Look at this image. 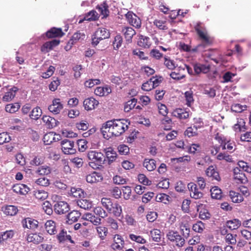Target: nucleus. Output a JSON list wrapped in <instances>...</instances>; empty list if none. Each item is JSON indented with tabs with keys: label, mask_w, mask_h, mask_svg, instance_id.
<instances>
[{
	"label": "nucleus",
	"mask_w": 251,
	"mask_h": 251,
	"mask_svg": "<svg viewBox=\"0 0 251 251\" xmlns=\"http://www.w3.org/2000/svg\"><path fill=\"white\" fill-rule=\"evenodd\" d=\"M110 33L106 28H98L92 36L91 44L93 46L95 47L101 41L109 38Z\"/></svg>",
	"instance_id": "nucleus-4"
},
{
	"label": "nucleus",
	"mask_w": 251,
	"mask_h": 251,
	"mask_svg": "<svg viewBox=\"0 0 251 251\" xmlns=\"http://www.w3.org/2000/svg\"><path fill=\"white\" fill-rule=\"evenodd\" d=\"M99 17V16L98 13L93 10L87 13L85 15L84 19L86 21H93L97 20Z\"/></svg>",
	"instance_id": "nucleus-51"
},
{
	"label": "nucleus",
	"mask_w": 251,
	"mask_h": 251,
	"mask_svg": "<svg viewBox=\"0 0 251 251\" xmlns=\"http://www.w3.org/2000/svg\"><path fill=\"white\" fill-rule=\"evenodd\" d=\"M152 43L149 37L140 35L139 37L137 44L139 46L143 48H149Z\"/></svg>",
	"instance_id": "nucleus-27"
},
{
	"label": "nucleus",
	"mask_w": 251,
	"mask_h": 251,
	"mask_svg": "<svg viewBox=\"0 0 251 251\" xmlns=\"http://www.w3.org/2000/svg\"><path fill=\"white\" fill-rule=\"evenodd\" d=\"M82 218L85 220L90 221L95 226H99L101 224V218L96 217L92 213L87 212L83 214Z\"/></svg>",
	"instance_id": "nucleus-24"
},
{
	"label": "nucleus",
	"mask_w": 251,
	"mask_h": 251,
	"mask_svg": "<svg viewBox=\"0 0 251 251\" xmlns=\"http://www.w3.org/2000/svg\"><path fill=\"white\" fill-rule=\"evenodd\" d=\"M211 196L212 198L220 199L222 198V191L217 186H214L210 189Z\"/></svg>",
	"instance_id": "nucleus-50"
},
{
	"label": "nucleus",
	"mask_w": 251,
	"mask_h": 251,
	"mask_svg": "<svg viewBox=\"0 0 251 251\" xmlns=\"http://www.w3.org/2000/svg\"><path fill=\"white\" fill-rule=\"evenodd\" d=\"M241 225V221L237 219L227 221L226 223V226L230 230H234L238 228Z\"/></svg>",
	"instance_id": "nucleus-35"
},
{
	"label": "nucleus",
	"mask_w": 251,
	"mask_h": 251,
	"mask_svg": "<svg viewBox=\"0 0 251 251\" xmlns=\"http://www.w3.org/2000/svg\"><path fill=\"white\" fill-rule=\"evenodd\" d=\"M94 213L100 218H104L107 217V212L100 206L96 207L93 210Z\"/></svg>",
	"instance_id": "nucleus-60"
},
{
	"label": "nucleus",
	"mask_w": 251,
	"mask_h": 251,
	"mask_svg": "<svg viewBox=\"0 0 251 251\" xmlns=\"http://www.w3.org/2000/svg\"><path fill=\"white\" fill-rule=\"evenodd\" d=\"M164 59V64L167 69L173 70L176 67V65L174 60L171 59L169 57L165 56Z\"/></svg>",
	"instance_id": "nucleus-48"
},
{
	"label": "nucleus",
	"mask_w": 251,
	"mask_h": 251,
	"mask_svg": "<svg viewBox=\"0 0 251 251\" xmlns=\"http://www.w3.org/2000/svg\"><path fill=\"white\" fill-rule=\"evenodd\" d=\"M179 227L184 237L188 238L190 235V227L188 223L187 222H181Z\"/></svg>",
	"instance_id": "nucleus-36"
},
{
	"label": "nucleus",
	"mask_w": 251,
	"mask_h": 251,
	"mask_svg": "<svg viewBox=\"0 0 251 251\" xmlns=\"http://www.w3.org/2000/svg\"><path fill=\"white\" fill-rule=\"evenodd\" d=\"M42 120L46 126L49 128H52L56 126L59 122L54 118L50 116L44 115L42 117Z\"/></svg>",
	"instance_id": "nucleus-23"
},
{
	"label": "nucleus",
	"mask_w": 251,
	"mask_h": 251,
	"mask_svg": "<svg viewBox=\"0 0 251 251\" xmlns=\"http://www.w3.org/2000/svg\"><path fill=\"white\" fill-rule=\"evenodd\" d=\"M171 197L164 193H161L157 195L156 200L157 201L162 202L164 203H167L170 201Z\"/></svg>",
	"instance_id": "nucleus-59"
},
{
	"label": "nucleus",
	"mask_w": 251,
	"mask_h": 251,
	"mask_svg": "<svg viewBox=\"0 0 251 251\" xmlns=\"http://www.w3.org/2000/svg\"><path fill=\"white\" fill-rule=\"evenodd\" d=\"M206 175L208 177H211L212 179L216 180L218 181L221 180V177L220 176L219 172L211 165L205 171Z\"/></svg>",
	"instance_id": "nucleus-25"
},
{
	"label": "nucleus",
	"mask_w": 251,
	"mask_h": 251,
	"mask_svg": "<svg viewBox=\"0 0 251 251\" xmlns=\"http://www.w3.org/2000/svg\"><path fill=\"white\" fill-rule=\"evenodd\" d=\"M205 227V224L201 221H199L193 225L192 229L196 232L202 233Z\"/></svg>",
	"instance_id": "nucleus-55"
},
{
	"label": "nucleus",
	"mask_w": 251,
	"mask_h": 251,
	"mask_svg": "<svg viewBox=\"0 0 251 251\" xmlns=\"http://www.w3.org/2000/svg\"><path fill=\"white\" fill-rule=\"evenodd\" d=\"M87 157L90 160L89 165L93 169H99L103 162V154L96 151H89Z\"/></svg>",
	"instance_id": "nucleus-3"
},
{
	"label": "nucleus",
	"mask_w": 251,
	"mask_h": 251,
	"mask_svg": "<svg viewBox=\"0 0 251 251\" xmlns=\"http://www.w3.org/2000/svg\"><path fill=\"white\" fill-rule=\"evenodd\" d=\"M172 114L174 116L181 120L186 119L189 116V114L188 112L181 108L176 109L173 112Z\"/></svg>",
	"instance_id": "nucleus-31"
},
{
	"label": "nucleus",
	"mask_w": 251,
	"mask_h": 251,
	"mask_svg": "<svg viewBox=\"0 0 251 251\" xmlns=\"http://www.w3.org/2000/svg\"><path fill=\"white\" fill-rule=\"evenodd\" d=\"M55 134L53 132H50L46 134L43 137V141L46 145H50L52 142H55Z\"/></svg>",
	"instance_id": "nucleus-45"
},
{
	"label": "nucleus",
	"mask_w": 251,
	"mask_h": 251,
	"mask_svg": "<svg viewBox=\"0 0 251 251\" xmlns=\"http://www.w3.org/2000/svg\"><path fill=\"white\" fill-rule=\"evenodd\" d=\"M42 110L39 107H36L32 109L29 116L31 119L36 120L40 118Z\"/></svg>",
	"instance_id": "nucleus-58"
},
{
	"label": "nucleus",
	"mask_w": 251,
	"mask_h": 251,
	"mask_svg": "<svg viewBox=\"0 0 251 251\" xmlns=\"http://www.w3.org/2000/svg\"><path fill=\"white\" fill-rule=\"evenodd\" d=\"M2 211L3 213L7 216H14L15 215L18 211V208L14 205H5L2 207Z\"/></svg>",
	"instance_id": "nucleus-29"
},
{
	"label": "nucleus",
	"mask_w": 251,
	"mask_h": 251,
	"mask_svg": "<svg viewBox=\"0 0 251 251\" xmlns=\"http://www.w3.org/2000/svg\"><path fill=\"white\" fill-rule=\"evenodd\" d=\"M46 231L50 235H54L57 233L56 223L53 220H48L45 224Z\"/></svg>",
	"instance_id": "nucleus-26"
},
{
	"label": "nucleus",
	"mask_w": 251,
	"mask_h": 251,
	"mask_svg": "<svg viewBox=\"0 0 251 251\" xmlns=\"http://www.w3.org/2000/svg\"><path fill=\"white\" fill-rule=\"evenodd\" d=\"M71 195L76 198H84L85 193L82 189L79 188L73 187L71 189Z\"/></svg>",
	"instance_id": "nucleus-38"
},
{
	"label": "nucleus",
	"mask_w": 251,
	"mask_h": 251,
	"mask_svg": "<svg viewBox=\"0 0 251 251\" xmlns=\"http://www.w3.org/2000/svg\"><path fill=\"white\" fill-rule=\"evenodd\" d=\"M137 102V99L133 98L127 101L124 106V111L126 112H129L131 109H133Z\"/></svg>",
	"instance_id": "nucleus-49"
},
{
	"label": "nucleus",
	"mask_w": 251,
	"mask_h": 251,
	"mask_svg": "<svg viewBox=\"0 0 251 251\" xmlns=\"http://www.w3.org/2000/svg\"><path fill=\"white\" fill-rule=\"evenodd\" d=\"M161 123L163 126V128L164 130H169L171 129L173 123L171 118L166 116H164V117L161 120Z\"/></svg>",
	"instance_id": "nucleus-44"
},
{
	"label": "nucleus",
	"mask_w": 251,
	"mask_h": 251,
	"mask_svg": "<svg viewBox=\"0 0 251 251\" xmlns=\"http://www.w3.org/2000/svg\"><path fill=\"white\" fill-rule=\"evenodd\" d=\"M100 83V80L99 79H90L86 80L84 83L85 87L91 88L96 85H98Z\"/></svg>",
	"instance_id": "nucleus-61"
},
{
	"label": "nucleus",
	"mask_w": 251,
	"mask_h": 251,
	"mask_svg": "<svg viewBox=\"0 0 251 251\" xmlns=\"http://www.w3.org/2000/svg\"><path fill=\"white\" fill-rule=\"evenodd\" d=\"M150 235L152 240L156 242H159L161 240V232L159 229H153L150 231Z\"/></svg>",
	"instance_id": "nucleus-46"
},
{
	"label": "nucleus",
	"mask_w": 251,
	"mask_h": 251,
	"mask_svg": "<svg viewBox=\"0 0 251 251\" xmlns=\"http://www.w3.org/2000/svg\"><path fill=\"white\" fill-rule=\"evenodd\" d=\"M107 212L116 217H119L122 213V206L118 201L114 202Z\"/></svg>",
	"instance_id": "nucleus-19"
},
{
	"label": "nucleus",
	"mask_w": 251,
	"mask_h": 251,
	"mask_svg": "<svg viewBox=\"0 0 251 251\" xmlns=\"http://www.w3.org/2000/svg\"><path fill=\"white\" fill-rule=\"evenodd\" d=\"M85 37V35L83 33L79 31L75 32L72 36L71 39L69 41V44L73 45L79 40H82Z\"/></svg>",
	"instance_id": "nucleus-37"
},
{
	"label": "nucleus",
	"mask_w": 251,
	"mask_h": 251,
	"mask_svg": "<svg viewBox=\"0 0 251 251\" xmlns=\"http://www.w3.org/2000/svg\"><path fill=\"white\" fill-rule=\"evenodd\" d=\"M12 189L14 192L23 195H25L30 190L27 185L21 183L14 185Z\"/></svg>",
	"instance_id": "nucleus-21"
},
{
	"label": "nucleus",
	"mask_w": 251,
	"mask_h": 251,
	"mask_svg": "<svg viewBox=\"0 0 251 251\" xmlns=\"http://www.w3.org/2000/svg\"><path fill=\"white\" fill-rule=\"evenodd\" d=\"M125 241L122 236L119 234H116L113 238V243L111 247L114 250L120 251L124 247Z\"/></svg>",
	"instance_id": "nucleus-13"
},
{
	"label": "nucleus",
	"mask_w": 251,
	"mask_h": 251,
	"mask_svg": "<svg viewBox=\"0 0 251 251\" xmlns=\"http://www.w3.org/2000/svg\"><path fill=\"white\" fill-rule=\"evenodd\" d=\"M96 8L98 10L100 15L103 16V18H106L109 15L108 6L106 3L104 2L103 4L98 5Z\"/></svg>",
	"instance_id": "nucleus-40"
},
{
	"label": "nucleus",
	"mask_w": 251,
	"mask_h": 251,
	"mask_svg": "<svg viewBox=\"0 0 251 251\" xmlns=\"http://www.w3.org/2000/svg\"><path fill=\"white\" fill-rule=\"evenodd\" d=\"M63 108V104L60 99L56 98L53 100L52 104L49 106L48 109L54 114H57L60 113Z\"/></svg>",
	"instance_id": "nucleus-11"
},
{
	"label": "nucleus",
	"mask_w": 251,
	"mask_h": 251,
	"mask_svg": "<svg viewBox=\"0 0 251 251\" xmlns=\"http://www.w3.org/2000/svg\"><path fill=\"white\" fill-rule=\"evenodd\" d=\"M143 166L145 167L148 171H152L156 167V161L153 159L145 158L143 162Z\"/></svg>",
	"instance_id": "nucleus-32"
},
{
	"label": "nucleus",
	"mask_w": 251,
	"mask_h": 251,
	"mask_svg": "<svg viewBox=\"0 0 251 251\" xmlns=\"http://www.w3.org/2000/svg\"><path fill=\"white\" fill-rule=\"evenodd\" d=\"M105 154L109 162L115 160L117 156L116 152L111 147L106 149Z\"/></svg>",
	"instance_id": "nucleus-43"
},
{
	"label": "nucleus",
	"mask_w": 251,
	"mask_h": 251,
	"mask_svg": "<svg viewBox=\"0 0 251 251\" xmlns=\"http://www.w3.org/2000/svg\"><path fill=\"white\" fill-rule=\"evenodd\" d=\"M107 226L114 230H117L119 228V225L117 221L113 218L109 217L106 219Z\"/></svg>",
	"instance_id": "nucleus-54"
},
{
	"label": "nucleus",
	"mask_w": 251,
	"mask_h": 251,
	"mask_svg": "<svg viewBox=\"0 0 251 251\" xmlns=\"http://www.w3.org/2000/svg\"><path fill=\"white\" fill-rule=\"evenodd\" d=\"M60 40L53 39L50 41L45 42L41 48V51L44 53L49 52L52 50L53 48L59 45Z\"/></svg>",
	"instance_id": "nucleus-15"
},
{
	"label": "nucleus",
	"mask_w": 251,
	"mask_h": 251,
	"mask_svg": "<svg viewBox=\"0 0 251 251\" xmlns=\"http://www.w3.org/2000/svg\"><path fill=\"white\" fill-rule=\"evenodd\" d=\"M26 241L35 244H39L44 241V238L40 233H31L27 234Z\"/></svg>",
	"instance_id": "nucleus-14"
},
{
	"label": "nucleus",
	"mask_w": 251,
	"mask_h": 251,
	"mask_svg": "<svg viewBox=\"0 0 251 251\" xmlns=\"http://www.w3.org/2000/svg\"><path fill=\"white\" fill-rule=\"evenodd\" d=\"M46 34L48 38H53L61 37L64 35V33L61 28L52 27L46 32Z\"/></svg>",
	"instance_id": "nucleus-20"
},
{
	"label": "nucleus",
	"mask_w": 251,
	"mask_h": 251,
	"mask_svg": "<svg viewBox=\"0 0 251 251\" xmlns=\"http://www.w3.org/2000/svg\"><path fill=\"white\" fill-rule=\"evenodd\" d=\"M28 137L33 141H37L39 139V135L37 131L32 129L29 128L27 130Z\"/></svg>",
	"instance_id": "nucleus-62"
},
{
	"label": "nucleus",
	"mask_w": 251,
	"mask_h": 251,
	"mask_svg": "<svg viewBox=\"0 0 251 251\" xmlns=\"http://www.w3.org/2000/svg\"><path fill=\"white\" fill-rule=\"evenodd\" d=\"M111 92V90L108 87H98L94 91L95 95L100 97L107 95Z\"/></svg>",
	"instance_id": "nucleus-41"
},
{
	"label": "nucleus",
	"mask_w": 251,
	"mask_h": 251,
	"mask_svg": "<svg viewBox=\"0 0 251 251\" xmlns=\"http://www.w3.org/2000/svg\"><path fill=\"white\" fill-rule=\"evenodd\" d=\"M96 229L100 238L102 240H105L108 233V228L104 226H98Z\"/></svg>",
	"instance_id": "nucleus-34"
},
{
	"label": "nucleus",
	"mask_w": 251,
	"mask_h": 251,
	"mask_svg": "<svg viewBox=\"0 0 251 251\" xmlns=\"http://www.w3.org/2000/svg\"><path fill=\"white\" fill-rule=\"evenodd\" d=\"M81 214L80 213L76 210H73L70 212L67 215V223L69 224H72L78 221Z\"/></svg>",
	"instance_id": "nucleus-30"
},
{
	"label": "nucleus",
	"mask_w": 251,
	"mask_h": 251,
	"mask_svg": "<svg viewBox=\"0 0 251 251\" xmlns=\"http://www.w3.org/2000/svg\"><path fill=\"white\" fill-rule=\"evenodd\" d=\"M202 123H200L199 125H194L190 127H188L184 132L185 136L188 137H191L198 135V130L202 127Z\"/></svg>",
	"instance_id": "nucleus-17"
},
{
	"label": "nucleus",
	"mask_w": 251,
	"mask_h": 251,
	"mask_svg": "<svg viewBox=\"0 0 251 251\" xmlns=\"http://www.w3.org/2000/svg\"><path fill=\"white\" fill-rule=\"evenodd\" d=\"M103 176L101 173L94 172L86 176V180L87 182L94 183L102 181Z\"/></svg>",
	"instance_id": "nucleus-18"
},
{
	"label": "nucleus",
	"mask_w": 251,
	"mask_h": 251,
	"mask_svg": "<svg viewBox=\"0 0 251 251\" xmlns=\"http://www.w3.org/2000/svg\"><path fill=\"white\" fill-rule=\"evenodd\" d=\"M114 202L111 199L106 197H103L100 200L101 205L107 211L109 210Z\"/></svg>",
	"instance_id": "nucleus-57"
},
{
	"label": "nucleus",
	"mask_w": 251,
	"mask_h": 251,
	"mask_svg": "<svg viewBox=\"0 0 251 251\" xmlns=\"http://www.w3.org/2000/svg\"><path fill=\"white\" fill-rule=\"evenodd\" d=\"M20 108V105L19 103L16 102L7 104L5 106V110L7 112L14 113L18 111Z\"/></svg>",
	"instance_id": "nucleus-47"
},
{
	"label": "nucleus",
	"mask_w": 251,
	"mask_h": 251,
	"mask_svg": "<svg viewBox=\"0 0 251 251\" xmlns=\"http://www.w3.org/2000/svg\"><path fill=\"white\" fill-rule=\"evenodd\" d=\"M153 25L160 30H165L168 29L166 22L159 19H155L153 22Z\"/></svg>",
	"instance_id": "nucleus-56"
},
{
	"label": "nucleus",
	"mask_w": 251,
	"mask_h": 251,
	"mask_svg": "<svg viewBox=\"0 0 251 251\" xmlns=\"http://www.w3.org/2000/svg\"><path fill=\"white\" fill-rule=\"evenodd\" d=\"M122 32L128 43L131 42L133 36L136 34L135 30L132 27L129 26L123 27Z\"/></svg>",
	"instance_id": "nucleus-16"
},
{
	"label": "nucleus",
	"mask_w": 251,
	"mask_h": 251,
	"mask_svg": "<svg viewBox=\"0 0 251 251\" xmlns=\"http://www.w3.org/2000/svg\"><path fill=\"white\" fill-rule=\"evenodd\" d=\"M77 204L81 208L85 210H89L93 206L91 201L86 199H82V198L77 201Z\"/></svg>",
	"instance_id": "nucleus-33"
},
{
	"label": "nucleus",
	"mask_w": 251,
	"mask_h": 251,
	"mask_svg": "<svg viewBox=\"0 0 251 251\" xmlns=\"http://www.w3.org/2000/svg\"><path fill=\"white\" fill-rule=\"evenodd\" d=\"M54 211L58 214H63L68 212L70 210L69 204L62 201H57L54 205Z\"/></svg>",
	"instance_id": "nucleus-10"
},
{
	"label": "nucleus",
	"mask_w": 251,
	"mask_h": 251,
	"mask_svg": "<svg viewBox=\"0 0 251 251\" xmlns=\"http://www.w3.org/2000/svg\"><path fill=\"white\" fill-rule=\"evenodd\" d=\"M166 237L174 245L180 248L183 247L185 243L184 239L176 231L169 230Z\"/></svg>",
	"instance_id": "nucleus-5"
},
{
	"label": "nucleus",
	"mask_w": 251,
	"mask_h": 251,
	"mask_svg": "<svg viewBox=\"0 0 251 251\" xmlns=\"http://www.w3.org/2000/svg\"><path fill=\"white\" fill-rule=\"evenodd\" d=\"M238 165L239 167L237 168H240L243 172L245 171L247 173H251V167L248 165L247 163L243 161H240L238 163Z\"/></svg>",
	"instance_id": "nucleus-63"
},
{
	"label": "nucleus",
	"mask_w": 251,
	"mask_h": 251,
	"mask_svg": "<svg viewBox=\"0 0 251 251\" xmlns=\"http://www.w3.org/2000/svg\"><path fill=\"white\" fill-rule=\"evenodd\" d=\"M195 30L202 43L197 45L192 50L193 51H203L206 46L212 44L213 40L208 35L205 29L201 26L200 23L197 24L195 26Z\"/></svg>",
	"instance_id": "nucleus-2"
},
{
	"label": "nucleus",
	"mask_w": 251,
	"mask_h": 251,
	"mask_svg": "<svg viewBox=\"0 0 251 251\" xmlns=\"http://www.w3.org/2000/svg\"><path fill=\"white\" fill-rule=\"evenodd\" d=\"M188 188L190 191V197L192 199L198 200L203 197V194L202 192L198 188L196 184L193 182L189 183Z\"/></svg>",
	"instance_id": "nucleus-8"
},
{
	"label": "nucleus",
	"mask_w": 251,
	"mask_h": 251,
	"mask_svg": "<svg viewBox=\"0 0 251 251\" xmlns=\"http://www.w3.org/2000/svg\"><path fill=\"white\" fill-rule=\"evenodd\" d=\"M128 122L125 119H114L104 123L100 129L103 137L109 139L113 136H119L128 128Z\"/></svg>",
	"instance_id": "nucleus-1"
},
{
	"label": "nucleus",
	"mask_w": 251,
	"mask_h": 251,
	"mask_svg": "<svg viewBox=\"0 0 251 251\" xmlns=\"http://www.w3.org/2000/svg\"><path fill=\"white\" fill-rule=\"evenodd\" d=\"M99 102L94 98L91 97L86 99L83 101V106L87 110L94 109L98 106Z\"/></svg>",
	"instance_id": "nucleus-22"
},
{
	"label": "nucleus",
	"mask_w": 251,
	"mask_h": 251,
	"mask_svg": "<svg viewBox=\"0 0 251 251\" xmlns=\"http://www.w3.org/2000/svg\"><path fill=\"white\" fill-rule=\"evenodd\" d=\"M128 23L136 28H140L141 26V20L135 14L131 11H128L125 15Z\"/></svg>",
	"instance_id": "nucleus-7"
},
{
	"label": "nucleus",
	"mask_w": 251,
	"mask_h": 251,
	"mask_svg": "<svg viewBox=\"0 0 251 251\" xmlns=\"http://www.w3.org/2000/svg\"><path fill=\"white\" fill-rule=\"evenodd\" d=\"M18 88L13 87L11 88L8 92H6L2 98V100L4 102H8L12 100L15 97Z\"/></svg>",
	"instance_id": "nucleus-28"
},
{
	"label": "nucleus",
	"mask_w": 251,
	"mask_h": 251,
	"mask_svg": "<svg viewBox=\"0 0 251 251\" xmlns=\"http://www.w3.org/2000/svg\"><path fill=\"white\" fill-rule=\"evenodd\" d=\"M229 196L232 201L235 203L241 202L244 200L241 194L234 191H230L229 192Z\"/></svg>",
	"instance_id": "nucleus-39"
},
{
	"label": "nucleus",
	"mask_w": 251,
	"mask_h": 251,
	"mask_svg": "<svg viewBox=\"0 0 251 251\" xmlns=\"http://www.w3.org/2000/svg\"><path fill=\"white\" fill-rule=\"evenodd\" d=\"M22 224L24 228L34 230L38 228L39 222L35 219L27 217L22 220Z\"/></svg>",
	"instance_id": "nucleus-12"
},
{
	"label": "nucleus",
	"mask_w": 251,
	"mask_h": 251,
	"mask_svg": "<svg viewBox=\"0 0 251 251\" xmlns=\"http://www.w3.org/2000/svg\"><path fill=\"white\" fill-rule=\"evenodd\" d=\"M233 178L236 183L245 184L248 181L247 177L240 168H235L233 169Z\"/></svg>",
	"instance_id": "nucleus-9"
},
{
	"label": "nucleus",
	"mask_w": 251,
	"mask_h": 251,
	"mask_svg": "<svg viewBox=\"0 0 251 251\" xmlns=\"http://www.w3.org/2000/svg\"><path fill=\"white\" fill-rule=\"evenodd\" d=\"M14 234V231L12 230H7L5 232L0 233V242L7 240L8 239L12 238Z\"/></svg>",
	"instance_id": "nucleus-53"
},
{
	"label": "nucleus",
	"mask_w": 251,
	"mask_h": 251,
	"mask_svg": "<svg viewBox=\"0 0 251 251\" xmlns=\"http://www.w3.org/2000/svg\"><path fill=\"white\" fill-rule=\"evenodd\" d=\"M123 43V38L120 35H117L115 37L113 42V48L115 50L118 49Z\"/></svg>",
	"instance_id": "nucleus-64"
},
{
	"label": "nucleus",
	"mask_w": 251,
	"mask_h": 251,
	"mask_svg": "<svg viewBox=\"0 0 251 251\" xmlns=\"http://www.w3.org/2000/svg\"><path fill=\"white\" fill-rule=\"evenodd\" d=\"M51 171L50 167L46 165L41 166L36 171V173L41 176L49 175Z\"/></svg>",
	"instance_id": "nucleus-42"
},
{
	"label": "nucleus",
	"mask_w": 251,
	"mask_h": 251,
	"mask_svg": "<svg viewBox=\"0 0 251 251\" xmlns=\"http://www.w3.org/2000/svg\"><path fill=\"white\" fill-rule=\"evenodd\" d=\"M61 149L65 154H74L76 151L73 141L65 139L61 142Z\"/></svg>",
	"instance_id": "nucleus-6"
},
{
	"label": "nucleus",
	"mask_w": 251,
	"mask_h": 251,
	"mask_svg": "<svg viewBox=\"0 0 251 251\" xmlns=\"http://www.w3.org/2000/svg\"><path fill=\"white\" fill-rule=\"evenodd\" d=\"M34 196L36 199L44 201L48 198V194L44 190H39L34 192Z\"/></svg>",
	"instance_id": "nucleus-52"
}]
</instances>
